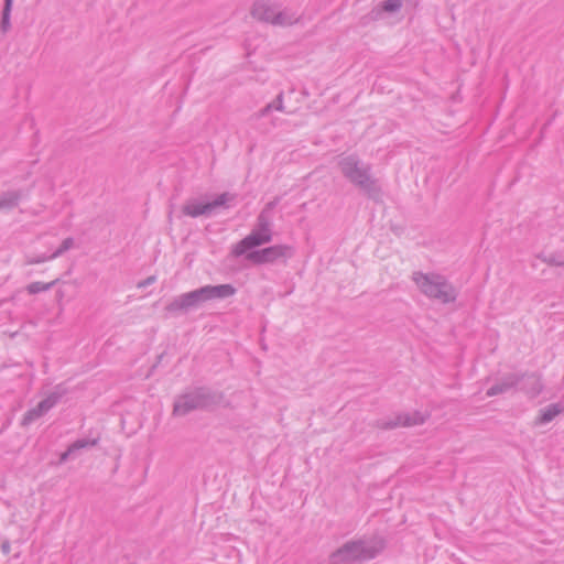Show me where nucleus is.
Instances as JSON below:
<instances>
[{
	"mask_svg": "<svg viewBox=\"0 0 564 564\" xmlns=\"http://www.w3.org/2000/svg\"><path fill=\"white\" fill-rule=\"evenodd\" d=\"M278 205V199L271 200L257 217V221L252 230L242 240L232 248V254L240 257L248 250L269 243L272 240L273 232V209Z\"/></svg>",
	"mask_w": 564,
	"mask_h": 564,
	"instance_id": "f257e3e1",
	"label": "nucleus"
},
{
	"mask_svg": "<svg viewBox=\"0 0 564 564\" xmlns=\"http://www.w3.org/2000/svg\"><path fill=\"white\" fill-rule=\"evenodd\" d=\"M412 281L426 297L448 304L456 301L457 291L454 285L438 273H424L415 271L412 273Z\"/></svg>",
	"mask_w": 564,
	"mask_h": 564,
	"instance_id": "f03ea898",
	"label": "nucleus"
},
{
	"mask_svg": "<svg viewBox=\"0 0 564 564\" xmlns=\"http://www.w3.org/2000/svg\"><path fill=\"white\" fill-rule=\"evenodd\" d=\"M337 165L343 176L358 188L367 193L376 189V180L371 174V166L362 162L357 155L339 156Z\"/></svg>",
	"mask_w": 564,
	"mask_h": 564,
	"instance_id": "7ed1b4c3",
	"label": "nucleus"
},
{
	"mask_svg": "<svg viewBox=\"0 0 564 564\" xmlns=\"http://www.w3.org/2000/svg\"><path fill=\"white\" fill-rule=\"evenodd\" d=\"M382 545L370 541H349L333 552L329 556L332 564H351L376 557Z\"/></svg>",
	"mask_w": 564,
	"mask_h": 564,
	"instance_id": "20e7f679",
	"label": "nucleus"
},
{
	"mask_svg": "<svg viewBox=\"0 0 564 564\" xmlns=\"http://www.w3.org/2000/svg\"><path fill=\"white\" fill-rule=\"evenodd\" d=\"M224 403L225 398L221 392L213 391L207 388H198L178 398V414L181 412L187 413L196 409L212 410Z\"/></svg>",
	"mask_w": 564,
	"mask_h": 564,
	"instance_id": "39448f33",
	"label": "nucleus"
},
{
	"mask_svg": "<svg viewBox=\"0 0 564 564\" xmlns=\"http://www.w3.org/2000/svg\"><path fill=\"white\" fill-rule=\"evenodd\" d=\"M236 289L231 284L205 285L188 293H184L178 301V307H197L210 300H220L232 296Z\"/></svg>",
	"mask_w": 564,
	"mask_h": 564,
	"instance_id": "423d86ee",
	"label": "nucleus"
},
{
	"mask_svg": "<svg viewBox=\"0 0 564 564\" xmlns=\"http://www.w3.org/2000/svg\"><path fill=\"white\" fill-rule=\"evenodd\" d=\"M294 253L291 246L274 245L261 250L250 251L246 254V259L254 264H274L285 262Z\"/></svg>",
	"mask_w": 564,
	"mask_h": 564,
	"instance_id": "0eeeda50",
	"label": "nucleus"
},
{
	"mask_svg": "<svg viewBox=\"0 0 564 564\" xmlns=\"http://www.w3.org/2000/svg\"><path fill=\"white\" fill-rule=\"evenodd\" d=\"M235 196L229 193L218 195L214 200L207 203H189L184 206L183 212L191 217L200 215H210L217 207L225 206L228 202L234 200Z\"/></svg>",
	"mask_w": 564,
	"mask_h": 564,
	"instance_id": "6e6552de",
	"label": "nucleus"
},
{
	"mask_svg": "<svg viewBox=\"0 0 564 564\" xmlns=\"http://www.w3.org/2000/svg\"><path fill=\"white\" fill-rule=\"evenodd\" d=\"M425 422V417L420 412L398 413L389 419L377 421V426L383 430H391L400 426H415Z\"/></svg>",
	"mask_w": 564,
	"mask_h": 564,
	"instance_id": "1a4fd4ad",
	"label": "nucleus"
},
{
	"mask_svg": "<svg viewBox=\"0 0 564 564\" xmlns=\"http://www.w3.org/2000/svg\"><path fill=\"white\" fill-rule=\"evenodd\" d=\"M279 4L269 0H258L254 2L251 14L254 19L274 25Z\"/></svg>",
	"mask_w": 564,
	"mask_h": 564,
	"instance_id": "9d476101",
	"label": "nucleus"
},
{
	"mask_svg": "<svg viewBox=\"0 0 564 564\" xmlns=\"http://www.w3.org/2000/svg\"><path fill=\"white\" fill-rule=\"evenodd\" d=\"M403 6V0H383L379 6L375 7L369 17L372 21H378L383 18V14H395L400 12Z\"/></svg>",
	"mask_w": 564,
	"mask_h": 564,
	"instance_id": "9b49d317",
	"label": "nucleus"
},
{
	"mask_svg": "<svg viewBox=\"0 0 564 564\" xmlns=\"http://www.w3.org/2000/svg\"><path fill=\"white\" fill-rule=\"evenodd\" d=\"M520 383V375L509 373L505 376L499 382L490 387L486 394L487 397H495L498 394L506 393L512 388L518 387Z\"/></svg>",
	"mask_w": 564,
	"mask_h": 564,
	"instance_id": "f8f14e48",
	"label": "nucleus"
},
{
	"mask_svg": "<svg viewBox=\"0 0 564 564\" xmlns=\"http://www.w3.org/2000/svg\"><path fill=\"white\" fill-rule=\"evenodd\" d=\"M520 390L531 398H535L542 391L541 379L535 373L520 375Z\"/></svg>",
	"mask_w": 564,
	"mask_h": 564,
	"instance_id": "ddd939ff",
	"label": "nucleus"
},
{
	"mask_svg": "<svg viewBox=\"0 0 564 564\" xmlns=\"http://www.w3.org/2000/svg\"><path fill=\"white\" fill-rule=\"evenodd\" d=\"M300 21V15L290 8L278 7L276 15L274 17L275 26H290Z\"/></svg>",
	"mask_w": 564,
	"mask_h": 564,
	"instance_id": "4468645a",
	"label": "nucleus"
},
{
	"mask_svg": "<svg viewBox=\"0 0 564 564\" xmlns=\"http://www.w3.org/2000/svg\"><path fill=\"white\" fill-rule=\"evenodd\" d=\"M561 409L557 404H551L541 411V415L538 420L539 424H545L551 422L558 413Z\"/></svg>",
	"mask_w": 564,
	"mask_h": 564,
	"instance_id": "2eb2a0df",
	"label": "nucleus"
},
{
	"mask_svg": "<svg viewBox=\"0 0 564 564\" xmlns=\"http://www.w3.org/2000/svg\"><path fill=\"white\" fill-rule=\"evenodd\" d=\"M538 258L549 264V265H554V267H564V256L562 254H558V253H550V254H544V253H541L538 256Z\"/></svg>",
	"mask_w": 564,
	"mask_h": 564,
	"instance_id": "dca6fc26",
	"label": "nucleus"
},
{
	"mask_svg": "<svg viewBox=\"0 0 564 564\" xmlns=\"http://www.w3.org/2000/svg\"><path fill=\"white\" fill-rule=\"evenodd\" d=\"M273 110H274V105L271 101L268 105H265L262 109H260L258 112H256L253 115V118H256V119L263 118V117L268 116Z\"/></svg>",
	"mask_w": 564,
	"mask_h": 564,
	"instance_id": "f3484780",
	"label": "nucleus"
},
{
	"mask_svg": "<svg viewBox=\"0 0 564 564\" xmlns=\"http://www.w3.org/2000/svg\"><path fill=\"white\" fill-rule=\"evenodd\" d=\"M272 104L274 105L275 111H280V112L285 111L284 101H283V93H280L276 96V98L272 101Z\"/></svg>",
	"mask_w": 564,
	"mask_h": 564,
	"instance_id": "a211bd4d",
	"label": "nucleus"
},
{
	"mask_svg": "<svg viewBox=\"0 0 564 564\" xmlns=\"http://www.w3.org/2000/svg\"><path fill=\"white\" fill-rule=\"evenodd\" d=\"M95 441L93 442H82V441H78L76 443H74L69 449H68V453L72 452L73 449H76V448H82V447H85V446H88V445H95Z\"/></svg>",
	"mask_w": 564,
	"mask_h": 564,
	"instance_id": "6ab92c4d",
	"label": "nucleus"
},
{
	"mask_svg": "<svg viewBox=\"0 0 564 564\" xmlns=\"http://www.w3.org/2000/svg\"><path fill=\"white\" fill-rule=\"evenodd\" d=\"M44 289H45V288H40L37 284H32V285H30V286H29V291H30L31 293H34V292H37V291H40V290H44Z\"/></svg>",
	"mask_w": 564,
	"mask_h": 564,
	"instance_id": "aec40b11",
	"label": "nucleus"
},
{
	"mask_svg": "<svg viewBox=\"0 0 564 564\" xmlns=\"http://www.w3.org/2000/svg\"><path fill=\"white\" fill-rule=\"evenodd\" d=\"M6 2H7L6 3V11H8L9 7L11 6L12 0H7Z\"/></svg>",
	"mask_w": 564,
	"mask_h": 564,
	"instance_id": "412c9836",
	"label": "nucleus"
}]
</instances>
